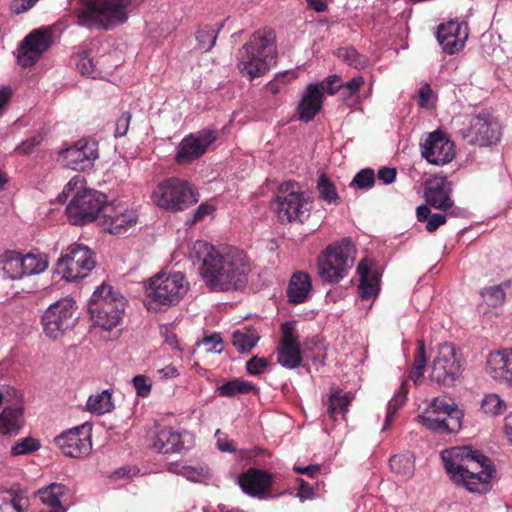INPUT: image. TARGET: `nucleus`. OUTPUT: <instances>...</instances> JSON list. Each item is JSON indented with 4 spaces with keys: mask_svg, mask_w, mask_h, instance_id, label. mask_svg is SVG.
<instances>
[{
    "mask_svg": "<svg viewBox=\"0 0 512 512\" xmlns=\"http://www.w3.org/2000/svg\"><path fill=\"white\" fill-rule=\"evenodd\" d=\"M277 363L286 369H295L301 365L302 355L300 346H277Z\"/></svg>",
    "mask_w": 512,
    "mask_h": 512,
    "instance_id": "nucleus-37",
    "label": "nucleus"
},
{
    "mask_svg": "<svg viewBox=\"0 0 512 512\" xmlns=\"http://www.w3.org/2000/svg\"><path fill=\"white\" fill-rule=\"evenodd\" d=\"M444 468L453 483L473 493H487L496 470L492 460L467 446L453 447L441 453Z\"/></svg>",
    "mask_w": 512,
    "mask_h": 512,
    "instance_id": "nucleus-2",
    "label": "nucleus"
},
{
    "mask_svg": "<svg viewBox=\"0 0 512 512\" xmlns=\"http://www.w3.org/2000/svg\"><path fill=\"white\" fill-rule=\"evenodd\" d=\"M77 23L88 29H110L126 22L130 0H81Z\"/></svg>",
    "mask_w": 512,
    "mask_h": 512,
    "instance_id": "nucleus-4",
    "label": "nucleus"
},
{
    "mask_svg": "<svg viewBox=\"0 0 512 512\" xmlns=\"http://www.w3.org/2000/svg\"><path fill=\"white\" fill-rule=\"evenodd\" d=\"M87 409L89 412L97 415L111 412L114 409L112 392L104 390L101 393L91 395L87 400Z\"/></svg>",
    "mask_w": 512,
    "mask_h": 512,
    "instance_id": "nucleus-36",
    "label": "nucleus"
},
{
    "mask_svg": "<svg viewBox=\"0 0 512 512\" xmlns=\"http://www.w3.org/2000/svg\"><path fill=\"white\" fill-rule=\"evenodd\" d=\"M420 147L422 157L433 165L447 164L455 156L454 143L440 130L429 133Z\"/></svg>",
    "mask_w": 512,
    "mask_h": 512,
    "instance_id": "nucleus-19",
    "label": "nucleus"
},
{
    "mask_svg": "<svg viewBox=\"0 0 512 512\" xmlns=\"http://www.w3.org/2000/svg\"><path fill=\"white\" fill-rule=\"evenodd\" d=\"M471 143L480 147L496 144L501 137V126L489 112L482 111L470 122Z\"/></svg>",
    "mask_w": 512,
    "mask_h": 512,
    "instance_id": "nucleus-20",
    "label": "nucleus"
},
{
    "mask_svg": "<svg viewBox=\"0 0 512 512\" xmlns=\"http://www.w3.org/2000/svg\"><path fill=\"white\" fill-rule=\"evenodd\" d=\"M217 448L222 452H235L236 448L233 441L229 440L227 435L222 433L219 429L215 432Z\"/></svg>",
    "mask_w": 512,
    "mask_h": 512,
    "instance_id": "nucleus-58",
    "label": "nucleus"
},
{
    "mask_svg": "<svg viewBox=\"0 0 512 512\" xmlns=\"http://www.w3.org/2000/svg\"><path fill=\"white\" fill-rule=\"evenodd\" d=\"M487 373L496 381L512 386V349L489 353Z\"/></svg>",
    "mask_w": 512,
    "mask_h": 512,
    "instance_id": "nucleus-23",
    "label": "nucleus"
},
{
    "mask_svg": "<svg viewBox=\"0 0 512 512\" xmlns=\"http://www.w3.org/2000/svg\"><path fill=\"white\" fill-rule=\"evenodd\" d=\"M186 437V433L182 434L170 427H164L157 431L152 448L162 454H180L189 449Z\"/></svg>",
    "mask_w": 512,
    "mask_h": 512,
    "instance_id": "nucleus-26",
    "label": "nucleus"
},
{
    "mask_svg": "<svg viewBox=\"0 0 512 512\" xmlns=\"http://www.w3.org/2000/svg\"><path fill=\"white\" fill-rule=\"evenodd\" d=\"M405 403V397L403 395H394L389 401L386 412V419L383 429H387L394 421V415Z\"/></svg>",
    "mask_w": 512,
    "mask_h": 512,
    "instance_id": "nucleus-50",
    "label": "nucleus"
},
{
    "mask_svg": "<svg viewBox=\"0 0 512 512\" xmlns=\"http://www.w3.org/2000/svg\"><path fill=\"white\" fill-rule=\"evenodd\" d=\"M389 465L394 473L402 476L403 478H409L413 475V461L407 455L392 456L389 460Z\"/></svg>",
    "mask_w": 512,
    "mask_h": 512,
    "instance_id": "nucleus-42",
    "label": "nucleus"
},
{
    "mask_svg": "<svg viewBox=\"0 0 512 512\" xmlns=\"http://www.w3.org/2000/svg\"><path fill=\"white\" fill-rule=\"evenodd\" d=\"M198 345H204L207 352L221 353L223 350V340L218 333L204 336Z\"/></svg>",
    "mask_w": 512,
    "mask_h": 512,
    "instance_id": "nucleus-53",
    "label": "nucleus"
},
{
    "mask_svg": "<svg viewBox=\"0 0 512 512\" xmlns=\"http://www.w3.org/2000/svg\"><path fill=\"white\" fill-rule=\"evenodd\" d=\"M131 118V113L126 111L117 119L114 132L115 138H120L127 134Z\"/></svg>",
    "mask_w": 512,
    "mask_h": 512,
    "instance_id": "nucleus-57",
    "label": "nucleus"
},
{
    "mask_svg": "<svg viewBox=\"0 0 512 512\" xmlns=\"http://www.w3.org/2000/svg\"><path fill=\"white\" fill-rule=\"evenodd\" d=\"M61 156L65 165L76 171H86L99 158L98 142L93 138H82L72 146L63 149Z\"/></svg>",
    "mask_w": 512,
    "mask_h": 512,
    "instance_id": "nucleus-18",
    "label": "nucleus"
},
{
    "mask_svg": "<svg viewBox=\"0 0 512 512\" xmlns=\"http://www.w3.org/2000/svg\"><path fill=\"white\" fill-rule=\"evenodd\" d=\"M67 487L61 483H52L47 487L38 490V496L41 502L50 507L48 512H66L61 503V498L65 495Z\"/></svg>",
    "mask_w": 512,
    "mask_h": 512,
    "instance_id": "nucleus-31",
    "label": "nucleus"
},
{
    "mask_svg": "<svg viewBox=\"0 0 512 512\" xmlns=\"http://www.w3.org/2000/svg\"><path fill=\"white\" fill-rule=\"evenodd\" d=\"M52 43V30L41 27L30 32L18 48V64L22 67L33 66L48 50Z\"/></svg>",
    "mask_w": 512,
    "mask_h": 512,
    "instance_id": "nucleus-16",
    "label": "nucleus"
},
{
    "mask_svg": "<svg viewBox=\"0 0 512 512\" xmlns=\"http://www.w3.org/2000/svg\"><path fill=\"white\" fill-rule=\"evenodd\" d=\"M267 365V359L253 356L246 362V371L250 375H260L267 367Z\"/></svg>",
    "mask_w": 512,
    "mask_h": 512,
    "instance_id": "nucleus-56",
    "label": "nucleus"
},
{
    "mask_svg": "<svg viewBox=\"0 0 512 512\" xmlns=\"http://www.w3.org/2000/svg\"><path fill=\"white\" fill-rule=\"evenodd\" d=\"M311 208L309 197L299 190L297 183L290 181L279 186L274 209L281 223H303L310 216Z\"/></svg>",
    "mask_w": 512,
    "mask_h": 512,
    "instance_id": "nucleus-7",
    "label": "nucleus"
},
{
    "mask_svg": "<svg viewBox=\"0 0 512 512\" xmlns=\"http://www.w3.org/2000/svg\"><path fill=\"white\" fill-rule=\"evenodd\" d=\"M312 288L311 278L305 272H297L290 279L287 296L292 304L304 303Z\"/></svg>",
    "mask_w": 512,
    "mask_h": 512,
    "instance_id": "nucleus-30",
    "label": "nucleus"
},
{
    "mask_svg": "<svg viewBox=\"0 0 512 512\" xmlns=\"http://www.w3.org/2000/svg\"><path fill=\"white\" fill-rule=\"evenodd\" d=\"M38 0H12L11 9L14 13L20 14L32 8Z\"/></svg>",
    "mask_w": 512,
    "mask_h": 512,
    "instance_id": "nucleus-64",
    "label": "nucleus"
},
{
    "mask_svg": "<svg viewBox=\"0 0 512 512\" xmlns=\"http://www.w3.org/2000/svg\"><path fill=\"white\" fill-rule=\"evenodd\" d=\"M91 425L84 423L62 432L54 442L64 455L71 458H82L92 449Z\"/></svg>",
    "mask_w": 512,
    "mask_h": 512,
    "instance_id": "nucleus-15",
    "label": "nucleus"
},
{
    "mask_svg": "<svg viewBox=\"0 0 512 512\" xmlns=\"http://www.w3.org/2000/svg\"><path fill=\"white\" fill-rule=\"evenodd\" d=\"M18 398V392L15 388L2 384L0 385V404L10 403L12 400Z\"/></svg>",
    "mask_w": 512,
    "mask_h": 512,
    "instance_id": "nucleus-61",
    "label": "nucleus"
},
{
    "mask_svg": "<svg viewBox=\"0 0 512 512\" xmlns=\"http://www.w3.org/2000/svg\"><path fill=\"white\" fill-rule=\"evenodd\" d=\"M426 367V354H425V342L424 340H418L417 349L414 355V362L409 377L418 384L424 374Z\"/></svg>",
    "mask_w": 512,
    "mask_h": 512,
    "instance_id": "nucleus-40",
    "label": "nucleus"
},
{
    "mask_svg": "<svg viewBox=\"0 0 512 512\" xmlns=\"http://www.w3.org/2000/svg\"><path fill=\"white\" fill-rule=\"evenodd\" d=\"M43 137L41 134H35L28 139L21 142L16 148L15 151L19 154L28 155L30 154L37 146L42 142Z\"/></svg>",
    "mask_w": 512,
    "mask_h": 512,
    "instance_id": "nucleus-55",
    "label": "nucleus"
},
{
    "mask_svg": "<svg viewBox=\"0 0 512 512\" xmlns=\"http://www.w3.org/2000/svg\"><path fill=\"white\" fill-rule=\"evenodd\" d=\"M317 189L322 200L328 203H337L339 200L336 186L325 174L319 177Z\"/></svg>",
    "mask_w": 512,
    "mask_h": 512,
    "instance_id": "nucleus-43",
    "label": "nucleus"
},
{
    "mask_svg": "<svg viewBox=\"0 0 512 512\" xmlns=\"http://www.w3.org/2000/svg\"><path fill=\"white\" fill-rule=\"evenodd\" d=\"M223 23L217 29L208 25L200 27L196 33V40L200 50L207 52L215 45L217 34L222 29Z\"/></svg>",
    "mask_w": 512,
    "mask_h": 512,
    "instance_id": "nucleus-41",
    "label": "nucleus"
},
{
    "mask_svg": "<svg viewBox=\"0 0 512 512\" xmlns=\"http://www.w3.org/2000/svg\"><path fill=\"white\" fill-rule=\"evenodd\" d=\"M337 55L355 68H363L367 63V59L353 47L340 48Z\"/></svg>",
    "mask_w": 512,
    "mask_h": 512,
    "instance_id": "nucleus-46",
    "label": "nucleus"
},
{
    "mask_svg": "<svg viewBox=\"0 0 512 512\" xmlns=\"http://www.w3.org/2000/svg\"><path fill=\"white\" fill-rule=\"evenodd\" d=\"M102 217L104 224L107 226V231L111 234H121L137 221L134 212L128 211L126 207L114 203L106 205Z\"/></svg>",
    "mask_w": 512,
    "mask_h": 512,
    "instance_id": "nucleus-24",
    "label": "nucleus"
},
{
    "mask_svg": "<svg viewBox=\"0 0 512 512\" xmlns=\"http://www.w3.org/2000/svg\"><path fill=\"white\" fill-rule=\"evenodd\" d=\"M40 446L39 440L33 437H26L14 443L11 447V453L14 456L26 455L37 451Z\"/></svg>",
    "mask_w": 512,
    "mask_h": 512,
    "instance_id": "nucleus-47",
    "label": "nucleus"
},
{
    "mask_svg": "<svg viewBox=\"0 0 512 512\" xmlns=\"http://www.w3.org/2000/svg\"><path fill=\"white\" fill-rule=\"evenodd\" d=\"M21 501L11 490L0 492V512H22Z\"/></svg>",
    "mask_w": 512,
    "mask_h": 512,
    "instance_id": "nucleus-45",
    "label": "nucleus"
},
{
    "mask_svg": "<svg viewBox=\"0 0 512 512\" xmlns=\"http://www.w3.org/2000/svg\"><path fill=\"white\" fill-rule=\"evenodd\" d=\"M3 273L12 280L25 277L22 269V254L16 251H10L3 255L1 260Z\"/></svg>",
    "mask_w": 512,
    "mask_h": 512,
    "instance_id": "nucleus-35",
    "label": "nucleus"
},
{
    "mask_svg": "<svg viewBox=\"0 0 512 512\" xmlns=\"http://www.w3.org/2000/svg\"><path fill=\"white\" fill-rule=\"evenodd\" d=\"M107 197L94 189L78 190L66 206L67 217L73 225L93 222L107 205Z\"/></svg>",
    "mask_w": 512,
    "mask_h": 512,
    "instance_id": "nucleus-9",
    "label": "nucleus"
},
{
    "mask_svg": "<svg viewBox=\"0 0 512 512\" xmlns=\"http://www.w3.org/2000/svg\"><path fill=\"white\" fill-rule=\"evenodd\" d=\"M451 183L447 181L446 177H435L430 181L425 190L424 197L426 202L435 209L447 211L453 217L462 215V210L454 207L451 198Z\"/></svg>",
    "mask_w": 512,
    "mask_h": 512,
    "instance_id": "nucleus-21",
    "label": "nucleus"
},
{
    "mask_svg": "<svg viewBox=\"0 0 512 512\" xmlns=\"http://www.w3.org/2000/svg\"><path fill=\"white\" fill-rule=\"evenodd\" d=\"M352 399L351 393L341 394L339 391L332 392L326 403L329 417L334 421L337 420L339 415L345 417Z\"/></svg>",
    "mask_w": 512,
    "mask_h": 512,
    "instance_id": "nucleus-34",
    "label": "nucleus"
},
{
    "mask_svg": "<svg viewBox=\"0 0 512 512\" xmlns=\"http://www.w3.org/2000/svg\"><path fill=\"white\" fill-rule=\"evenodd\" d=\"M77 67L81 74H91L94 72L93 59L89 56V53L84 51L79 56Z\"/></svg>",
    "mask_w": 512,
    "mask_h": 512,
    "instance_id": "nucleus-59",
    "label": "nucleus"
},
{
    "mask_svg": "<svg viewBox=\"0 0 512 512\" xmlns=\"http://www.w3.org/2000/svg\"><path fill=\"white\" fill-rule=\"evenodd\" d=\"M481 409L485 414L497 416L504 413L506 410V403L499 395L494 393L488 394L482 400Z\"/></svg>",
    "mask_w": 512,
    "mask_h": 512,
    "instance_id": "nucleus-44",
    "label": "nucleus"
},
{
    "mask_svg": "<svg viewBox=\"0 0 512 512\" xmlns=\"http://www.w3.org/2000/svg\"><path fill=\"white\" fill-rule=\"evenodd\" d=\"M25 425L23 407L19 404L7 405L0 412V435L16 436Z\"/></svg>",
    "mask_w": 512,
    "mask_h": 512,
    "instance_id": "nucleus-28",
    "label": "nucleus"
},
{
    "mask_svg": "<svg viewBox=\"0 0 512 512\" xmlns=\"http://www.w3.org/2000/svg\"><path fill=\"white\" fill-rule=\"evenodd\" d=\"M126 301L111 285L101 284L88 302V312L94 326L110 331L122 320Z\"/></svg>",
    "mask_w": 512,
    "mask_h": 512,
    "instance_id": "nucleus-5",
    "label": "nucleus"
},
{
    "mask_svg": "<svg viewBox=\"0 0 512 512\" xmlns=\"http://www.w3.org/2000/svg\"><path fill=\"white\" fill-rule=\"evenodd\" d=\"M190 257L200 263L202 280L212 292L242 291L248 283L249 260L237 247H215L198 240L191 248Z\"/></svg>",
    "mask_w": 512,
    "mask_h": 512,
    "instance_id": "nucleus-1",
    "label": "nucleus"
},
{
    "mask_svg": "<svg viewBox=\"0 0 512 512\" xmlns=\"http://www.w3.org/2000/svg\"><path fill=\"white\" fill-rule=\"evenodd\" d=\"M272 475L267 471L249 468L238 477L242 491L251 497H260L272 486Z\"/></svg>",
    "mask_w": 512,
    "mask_h": 512,
    "instance_id": "nucleus-25",
    "label": "nucleus"
},
{
    "mask_svg": "<svg viewBox=\"0 0 512 512\" xmlns=\"http://www.w3.org/2000/svg\"><path fill=\"white\" fill-rule=\"evenodd\" d=\"M188 288L184 284L181 272L158 274L151 279L147 288L148 297L161 305H175L186 294Z\"/></svg>",
    "mask_w": 512,
    "mask_h": 512,
    "instance_id": "nucleus-14",
    "label": "nucleus"
},
{
    "mask_svg": "<svg viewBox=\"0 0 512 512\" xmlns=\"http://www.w3.org/2000/svg\"><path fill=\"white\" fill-rule=\"evenodd\" d=\"M152 199L158 207L173 212L184 210L198 201L189 183L176 177L159 183Z\"/></svg>",
    "mask_w": 512,
    "mask_h": 512,
    "instance_id": "nucleus-8",
    "label": "nucleus"
},
{
    "mask_svg": "<svg viewBox=\"0 0 512 512\" xmlns=\"http://www.w3.org/2000/svg\"><path fill=\"white\" fill-rule=\"evenodd\" d=\"M357 273L360 276L358 292L363 300L375 298L380 291V277L377 272H371L370 267L365 260L360 261L357 267Z\"/></svg>",
    "mask_w": 512,
    "mask_h": 512,
    "instance_id": "nucleus-29",
    "label": "nucleus"
},
{
    "mask_svg": "<svg viewBox=\"0 0 512 512\" xmlns=\"http://www.w3.org/2000/svg\"><path fill=\"white\" fill-rule=\"evenodd\" d=\"M446 223V215L434 213L426 223V230L430 233L435 232L441 225Z\"/></svg>",
    "mask_w": 512,
    "mask_h": 512,
    "instance_id": "nucleus-62",
    "label": "nucleus"
},
{
    "mask_svg": "<svg viewBox=\"0 0 512 512\" xmlns=\"http://www.w3.org/2000/svg\"><path fill=\"white\" fill-rule=\"evenodd\" d=\"M462 366L455 346L443 343L439 346L437 356L432 362L430 380L441 386H454L462 373Z\"/></svg>",
    "mask_w": 512,
    "mask_h": 512,
    "instance_id": "nucleus-13",
    "label": "nucleus"
},
{
    "mask_svg": "<svg viewBox=\"0 0 512 512\" xmlns=\"http://www.w3.org/2000/svg\"><path fill=\"white\" fill-rule=\"evenodd\" d=\"M217 135L216 130L204 129L185 136L177 146L175 161L185 165L199 159L217 139Z\"/></svg>",
    "mask_w": 512,
    "mask_h": 512,
    "instance_id": "nucleus-17",
    "label": "nucleus"
},
{
    "mask_svg": "<svg viewBox=\"0 0 512 512\" xmlns=\"http://www.w3.org/2000/svg\"><path fill=\"white\" fill-rule=\"evenodd\" d=\"M22 269L25 276L43 273L48 267V258L43 253H28L22 255Z\"/></svg>",
    "mask_w": 512,
    "mask_h": 512,
    "instance_id": "nucleus-38",
    "label": "nucleus"
},
{
    "mask_svg": "<svg viewBox=\"0 0 512 512\" xmlns=\"http://www.w3.org/2000/svg\"><path fill=\"white\" fill-rule=\"evenodd\" d=\"M436 38L446 54H456L464 47L468 38V27L464 22L450 20L438 26Z\"/></svg>",
    "mask_w": 512,
    "mask_h": 512,
    "instance_id": "nucleus-22",
    "label": "nucleus"
},
{
    "mask_svg": "<svg viewBox=\"0 0 512 512\" xmlns=\"http://www.w3.org/2000/svg\"><path fill=\"white\" fill-rule=\"evenodd\" d=\"M93 252L82 244H71L57 260L56 272L69 282L85 278L95 267Z\"/></svg>",
    "mask_w": 512,
    "mask_h": 512,
    "instance_id": "nucleus-12",
    "label": "nucleus"
},
{
    "mask_svg": "<svg viewBox=\"0 0 512 512\" xmlns=\"http://www.w3.org/2000/svg\"><path fill=\"white\" fill-rule=\"evenodd\" d=\"M77 321L76 302L69 297L61 298L52 303L41 318L44 333L54 340L72 329Z\"/></svg>",
    "mask_w": 512,
    "mask_h": 512,
    "instance_id": "nucleus-10",
    "label": "nucleus"
},
{
    "mask_svg": "<svg viewBox=\"0 0 512 512\" xmlns=\"http://www.w3.org/2000/svg\"><path fill=\"white\" fill-rule=\"evenodd\" d=\"M396 175L397 170L390 167H382L377 173L378 179L385 185L393 183L396 179Z\"/></svg>",
    "mask_w": 512,
    "mask_h": 512,
    "instance_id": "nucleus-63",
    "label": "nucleus"
},
{
    "mask_svg": "<svg viewBox=\"0 0 512 512\" xmlns=\"http://www.w3.org/2000/svg\"><path fill=\"white\" fill-rule=\"evenodd\" d=\"M375 184V173L370 168L360 170L353 178L351 186L359 189H370Z\"/></svg>",
    "mask_w": 512,
    "mask_h": 512,
    "instance_id": "nucleus-49",
    "label": "nucleus"
},
{
    "mask_svg": "<svg viewBox=\"0 0 512 512\" xmlns=\"http://www.w3.org/2000/svg\"><path fill=\"white\" fill-rule=\"evenodd\" d=\"M511 284V280H505L500 284L484 287L480 290V296L488 306L501 307L506 299V291L511 288Z\"/></svg>",
    "mask_w": 512,
    "mask_h": 512,
    "instance_id": "nucleus-33",
    "label": "nucleus"
},
{
    "mask_svg": "<svg viewBox=\"0 0 512 512\" xmlns=\"http://www.w3.org/2000/svg\"><path fill=\"white\" fill-rule=\"evenodd\" d=\"M298 482L299 488L296 496L300 499V501L304 502L305 500L313 499L315 496L313 487L301 478L298 479Z\"/></svg>",
    "mask_w": 512,
    "mask_h": 512,
    "instance_id": "nucleus-60",
    "label": "nucleus"
},
{
    "mask_svg": "<svg viewBox=\"0 0 512 512\" xmlns=\"http://www.w3.org/2000/svg\"><path fill=\"white\" fill-rule=\"evenodd\" d=\"M258 388L251 382L234 378L216 388V393L221 397L233 398L237 395H246L257 392Z\"/></svg>",
    "mask_w": 512,
    "mask_h": 512,
    "instance_id": "nucleus-32",
    "label": "nucleus"
},
{
    "mask_svg": "<svg viewBox=\"0 0 512 512\" xmlns=\"http://www.w3.org/2000/svg\"><path fill=\"white\" fill-rule=\"evenodd\" d=\"M277 50L272 30L256 31L238 51V69L251 79L267 73L276 63Z\"/></svg>",
    "mask_w": 512,
    "mask_h": 512,
    "instance_id": "nucleus-3",
    "label": "nucleus"
},
{
    "mask_svg": "<svg viewBox=\"0 0 512 512\" xmlns=\"http://www.w3.org/2000/svg\"><path fill=\"white\" fill-rule=\"evenodd\" d=\"M259 336L250 330H236L232 334L233 346L240 353L250 352L257 344Z\"/></svg>",
    "mask_w": 512,
    "mask_h": 512,
    "instance_id": "nucleus-39",
    "label": "nucleus"
},
{
    "mask_svg": "<svg viewBox=\"0 0 512 512\" xmlns=\"http://www.w3.org/2000/svg\"><path fill=\"white\" fill-rule=\"evenodd\" d=\"M317 84L319 85L322 93L327 92L330 95L336 94L342 87L341 78L338 75H330Z\"/></svg>",
    "mask_w": 512,
    "mask_h": 512,
    "instance_id": "nucleus-54",
    "label": "nucleus"
},
{
    "mask_svg": "<svg viewBox=\"0 0 512 512\" xmlns=\"http://www.w3.org/2000/svg\"><path fill=\"white\" fill-rule=\"evenodd\" d=\"M133 387L139 397H147L151 392L152 383L147 376L136 375L132 378Z\"/></svg>",
    "mask_w": 512,
    "mask_h": 512,
    "instance_id": "nucleus-52",
    "label": "nucleus"
},
{
    "mask_svg": "<svg viewBox=\"0 0 512 512\" xmlns=\"http://www.w3.org/2000/svg\"><path fill=\"white\" fill-rule=\"evenodd\" d=\"M278 346H300L294 322L286 321L281 325V339Z\"/></svg>",
    "mask_w": 512,
    "mask_h": 512,
    "instance_id": "nucleus-48",
    "label": "nucleus"
},
{
    "mask_svg": "<svg viewBox=\"0 0 512 512\" xmlns=\"http://www.w3.org/2000/svg\"><path fill=\"white\" fill-rule=\"evenodd\" d=\"M355 247L349 238L330 245L318 257V274L323 283L337 284L352 267L355 260Z\"/></svg>",
    "mask_w": 512,
    "mask_h": 512,
    "instance_id": "nucleus-6",
    "label": "nucleus"
},
{
    "mask_svg": "<svg viewBox=\"0 0 512 512\" xmlns=\"http://www.w3.org/2000/svg\"><path fill=\"white\" fill-rule=\"evenodd\" d=\"M421 424L429 430L450 434L457 432L462 426L463 412L458 406L445 398H435L431 409L419 416Z\"/></svg>",
    "mask_w": 512,
    "mask_h": 512,
    "instance_id": "nucleus-11",
    "label": "nucleus"
},
{
    "mask_svg": "<svg viewBox=\"0 0 512 512\" xmlns=\"http://www.w3.org/2000/svg\"><path fill=\"white\" fill-rule=\"evenodd\" d=\"M363 84H364V78L362 76L353 77L346 83H342V87L340 88L342 97L348 98V97L358 95L360 87Z\"/></svg>",
    "mask_w": 512,
    "mask_h": 512,
    "instance_id": "nucleus-51",
    "label": "nucleus"
},
{
    "mask_svg": "<svg viewBox=\"0 0 512 512\" xmlns=\"http://www.w3.org/2000/svg\"><path fill=\"white\" fill-rule=\"evenodd\" d=\"M323 104V93L318 84L310 83L299 102L298 118L308 123L320 112Z\"/></svg>",
    "mask_w": 512,
    "mask_h": 512,
    "instance_id": "nucleus-27",
    "label": "nucleus"
}]
</instances>
